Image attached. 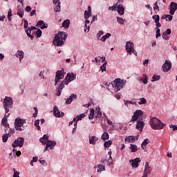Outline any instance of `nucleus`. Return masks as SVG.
I'll return each instance as SVG.
<instances>
[{
	"label": "nucleus",
	"instance_id": "obj_24",
	"mask_svg": "<svg viewBox=\"0 0 177 177\" xmlns=\"http://www.w3.org/2000/svg\"><path fill=\"white\" fill-rule=\"evenodd\" d=\"M99 140V138L96 137L95 136H93L91 137H89L88 142L90 145H96V142Z\"/></svg>",
	"mask_w": 177,
	"mask_h": 177
},
{
	"label": "nucleus",
	"instance_id": "obj_45",
	"mask_svg": "<svg viewBox=\"0 0 177 177\" xmlns=\"http://www.w3.org/2000/svg\"><path fill=\"white\" fill-rule=\"evenodd\" d=\"M111 145H113V142H111V140L105 141L104 143V146L106 149H107V147H110Z\"/></svg>",
	"mask_w": 177,
	"mask_h": 177
},
{
	"label": "nucleus",
	"instance_id": "obj_59",
	"mask_svg": "<svg viewBox=\"0 0 177 177\" xmlns=\"http://www.w3.org/2000/svg\"><path fill=\"white\" fill-rule=\"evenodd\" d=\"M143 66L145 67H147V66H149V59H147L143 62Z\"/></svg>",
	"mask_w": 177,
	"mask_h": 177
},
{
	"label": "nucleus",
	"instance_id": "obj_12",
	"mask_svg": "<svg viewBox=\"0 0 177 177\" xmlns=\"http://www.w3.org/2000/svg\"><path fill=\"white\" fill-rule=\"evenodd\" d=\"M151 170L152 169L150 165H149V162H145L142 177H148V176L151 173Z\"/></svg>",
	"mask_w": 177,
	"mask_h": 177
},
{
	"label": "nucleus",
	"instance_id": "obj_55",
	"mask_svg": "<svg viewBox=\"0 0 177 177\" xmlns=\"http://www.w3.org/2000/svg\"><path fill=\"white\" fill-rule=\"evenodd\" d=\"M95 62H96L97 64H100V62H102V57H95Z\"/></svg>",
	"mask_w": 177,
	"mask_h": 177
},
{
	"label": "nucleus",
	"instance_id": "obj_9",
	"mask_svg": "<svg viewBox=\"0 0 177 177\" xmlns=\"http://www.w3.org/2000/svg\"><path fill=\"white\" fill-rule=\"evenodd\" d=\"M64 78V70L57 71L55 73V85H57Z\"/></svg>",
	"mask_w": 177,
	"mask_h": 177
},
{
	"label": "nucleus",
	"instance_id": "obj_1",
	"mask_svg": "<svg viewBox=\"0 0 177 177\" xmlns=\"http://www.w3.org/2000/svg\"><path fill=\"white\" fill-rule=\"evenodd\" d=\"M143 114L144 113L142 111V110H136L133 115L131 117V122H136L137 124L136 126V129L140 131V132H142L143 131V128H145V122L142 120H140L141 118H143Z\"/></svg>",
	"mask_w": 177,
	"mask_h": 177
},
{
	"label": "nucleus",
	"instance_id": "obj_44",
	"mask_svg": "<svg viewBox=\"0 0 177 177\" xmlns=\"http://www.w3.org/2000/svg\"><path fill=\"white\" fill-rule=\"evenodd\" d=\"M35 127H36L37 131H41V126L39 125V120H36L34 124Z\"/></svg>",
	"mask_w": 177,
	"mask_h": 177
},
{
	"label": "nucleus",
	"instance_id": "obj_39",
	"mask_svg": "<svg viewBox=\"0 0 177 177\" xmlns=\"http://www.w3.org/2000/svg\"><path fill=\"white\" fill-rule=\"evenodd\" d=\"M93 117H95V110L93 109H91L90 110V113L88 115L89 120H93Z\"/></svg>",
	"mask_w": 177,
	"mask_h": 177
},
{
	"label": "nucleus",
	"instance_id": "obj_16",
	"mask_svg": "<svg viewBox=\"0 0 177 177\" xmlns=\"http://www.w3.org/2000/svg\"><path fill=\"white\" fill-rule=\"evenodd\" d=\"M169 13L171 15V16H174L175 15V12L177 10V3L175 2H171L169 7Z\"/></svg>",
	"mask_w": 177,
	"mask_h": 177
},
{
	"label": "nucleus",
	"instance_id": "obj_25",
	"mask_svg": "<svg viewBox=\"0 0 177 177\" xmlns=\"http://www.w3.org/2000/svg\"><path fill=\"white\" fill-rule=\"evenodd\" d=\"M39 142L42 143V145H47L49 142V136L45 134L41 138H40Z\"/></svg>",
	"mask_w": 177,
	"mask_h": 177
},
{
	"label": "nucleus",
	"instance_id": "obj_64",
	"mask_svg": "<svg viewBox=\"0 0 177 177\" xmlns=\"http://www.w3.org/2000/svg\"><path fill=\"white\" fill-rule=\"evenodd\" d=\"M45 28H48V24H44L41 26V30H44Z\"/></svg>",
	"mask_w": 177,
	"mask_h": 177
},
{
	"label": "nucleus",
	"instance_id": "obj_17",
	"mask_svg": "<svg viewBox=\"0 0 177 177\" xmlns=\"http://www.w3.org/2000/svg\"><path fill=\"white\" fill-rule=\"evenodd\" d=\"M100 162L102 164H104L110 167V165L113 164V157L110 156L109 159H106V158H102L100 160Z\"/></svg>",
	"mask_w": 177,
	"mask_h": 177
},
{
	"label": "nucleus",
	"instance_id": "obj_46",
	"mask_svg": "<svg viewBox=\"0 0 177 177\" xmlns=\"http://www.w3.org/2000/svg\"><path fill=\"white\" fill-rule=\"evenodd\" d=\"M153 10H155L156 13H157V12H160V7H158V3L157 1L153 4Z\"/></svg>",
	"mask_w": 177,
	"mask_h": 177
},
{
	"label": "nucleus",
	"instance_id": "obj_60",
	"mask_svg": "<svg viewBox=\"0 0 177 177\" xmlns=\"http://www.w3.org/2000/svg\"><path fill=\"white\" fill-rule=\"evenodd\" d=\"M44 21H42V20H40V21H39L38 22H37V26H39V27H41V26H43L44 24Z\"/></svg>",
	"mask_w": 177,
	"mask_h": 177
},
{
	"label": "nucleus",
	"instance_id": "obj_37",
	"mask_svg": "<svg viewBox=\"0 0 177 177\" xmlns=\"http://www.w3.org/2000/svg\"><path fill=\"white\" fill-rule=\"evenodd\" d=\"M92 17V12H89L87 10L84 11V19L85 20H88L89 17Z\"/></svg>",
	"mask_w": 177,
	"mask_h": 177
},
{
	"label": "nucleus",
	"instance_id": "obj_57",
	"mask_svg": "<svg viewBox=\"0 0 177 177\" xmlns=\"http://www.w3.org/2000/svg\"><path fill=\"white\" fill-rule=\"evenodd\" d=\"M104 32L102 30H100L97 34V38L99 39L102 35H103Z\"/></svg>",
	"mask_w": 177,
	"mask_h": 177
},
{
	"label": "nucleus",
	"instance_id": "obj_22",
	"mask_svg": "<svg viewBox=\"0 0 177 177\" xmlns=\"http://www.w3.org/2000/svg\"><path fill=\"white\" fill-rule=\"evenodd\" d=\"M75 99H77V95L74 93L71 94L70 97L66 100V104H71L73 100H75Z\"/></svg>",
	"mask_w": 177,
	"mask_h": 177
},
{
	"label": "nucleus",
	"instance_id": "obj_30",
	"mask_svg": "<svg viewBox=\"0 0 177 177\" xmlns=\"http://www.w3.org/2000/svg\"><path fill=\"white\" fill-rule=\"evenodd\" d=\"M97 168V172H99L100 174L103 172V171H106V166H104V165H98Z\"/></svg>",
	"mask_w": 177,
	"mask_h": 177
},
{
	"label": "nucleus",
	"instance_id": "obj_47",
	"mask_svg": "<svg viewBox=\"0 0 177 177\" xmlns=\"http://www.w3.org/2000/svg\"><path fill=\"white\" fill-rule=\"evenodd\" d=\"M60 10H61L60 2H58L57 5H56L54 8V11L60 12Z\"/></svg>",
	"mask_w": 177,
	"mask_h": 177
},
{
	"label": "nucleus",
	"instance_id": "obj_54",
	"mask_svg": "<svg viewBox=\"0 0 177 177\" xmlns=\"http://www.w3.org/2000/svg\"><path fill=\"white\" fill-rule=\"evenodd\" d=\"M109 10H117V3L115 5H113V6H109L108 8Z\"/></svg>",
	"mask_w": 177,
	"mask_h": 177
},
{
	"label": "nucleus",
	"instance_id": "obj_56",
	"mask_svg": "<svg viewBox=\"0 0 177 177\" xmlns=\"http://www.w3.org/2000/svg\"><path fill=\"white\" fill-rule=\"evenodd\" d=\"M9 131L7 133H9V136H11V135H13L15 133V129H10L8 127Z\"/></svg>",
	"mask_w": 177,
	"mask_h": 177
},
{
	"label": "nucleus",
	"instance_id": "obj_28",
	"mask_svg": "<svg viewBox=\"0 0 177 177\" xmlns=\"http://www.w3.org/2000/svg\"><path fill=\"white\" fill-rule=\"evenodd\" d=\"M149 143H150V140H149L147 138H146L145 140H144V141L142 142V145H141V147L143 150H145L146 151V147L147 146V145H149Z\"/></svg>",
	"mask_w": 177,
	"mask_h": 177
},
{
	"label": "nucleus",
	"instance_id": "obj_38",
	"mask_svg": "<svg viewBox=\"0 0 177 177\" xmlns=\"http://www.w3.org/2000/svg\"><path fill=\"white\" fill-rule=\"evenodd\" d=\"M84 117H85V113H81L78 115H77L75 118H76V123L78 122V121H81V120H82V118H84Z\"/></svg>",
	"mask_w": 177,
	"mask_h": 177
},
{
	"label": "nucleus",
	"instance_id": "obj_5",
	"mask_svg": "<svg viewBox=\"0 0 177 177\" xmlns=\"http://www.w3.org/2000/svg\"><path fill=\"white\" fill-rule=\"evenodd\" d=\"M127 84V80L116 79L112 82V86L114 88L115 92L121 91Z\"/></svg>",
	"mask_w": 177,
	"mask_h": 177
},
{
	"label": "nucleus",
	"instance_id": "obj_36",
	"mask_svg": "<svg viewBox=\"0 0 177 177\" xmlns=\"http://www.w3.org/2000/svg\"><path fill=\"white\" fill-rule=\"evenodd\" d=\"M62 27H64V28H68V27H70V20H65L62 24Z\"/></svg>",
	"mask_w": 177,
	"mask_h": 177
},
{
	"label": "nucleus",
	"instance_id": "obj_32",
	"mask_svg": "<svg viewBox=\"0 0 177 177\" xmlns=\"http://www.w3.org/2000/svg\"><path fill=\"white\" fill-rule=\"evenodd\" d=\"M111 37V34L110 33H106L105 35L102 36L101 38H100V41L102 42H106V39L110 38Z\"/></svg>",
	"mask_w": 177,
	"mask_h": 177
},
{
	"label": "nucleus",
	"instance_id": "obj_13",
	"mask_svg": "<svg viewBox=\"0 0 177 177\" xmlns=\"http://www.w3.org/2000/svg\"><path fill=\"white\" fill-rule=\"evenodd\" d=\"M129 162L133 168V169H136L139 167V162H140V158H136L133 160H130Z\"/></svg>",
	"mask_w": 177,
	"mask_h": 177
},
{
	"label": "nucleus",
	"instance_id": "obj_49",
	"mask_svg": "<svg viewBox=\"0 0 177 177\" xmlns=\"http://www.w3.org/2000/svg\"><path fill=\"white\" fill-rule=\"evenodd\" d=\"M17 15L19 16V17H23V16H24V11L23 9L18 10Z\"/></svg>",
	"mask_w": 177,
	"mask_h": 177
},
{
	"label": "nucleus",
	"instance_id": "obj_40",
	"mask_svg": "<svg viewBox=\"0 0 177 177\" xmlns=\"http://www.w3.org/2000/svg\"><path fill=\"white\" fill-rule=\"evenodd\" d=\"M161 76L157 75H153L152 77L151 82H156V81H159L160 80Z\"/></svg>",
	"mask_w": 177,
	"mask_h": 177
},
{
	"label": "nucleus",
	"instance_id": "obj_62",
	"mask_svg": "<svg viewBox=\"0 0 177 177\" xmlns=\"http://www.w3.org/2000/svg\"><path fill=\"white\" fill-rule=\"evenodd\" d=\"M24 28H28V21L24 20Z\"/></svg>",
	"mask_w": 177,
	"mask_h": 177
},
{
	"label": "nucleus",
	"instance_id": "obj_42",
	"mask_svg": "<svg viewBox=\"0 0 177 177\" xmlns=\"http://www.w3.org/2000/svg\"><path fill=\"white\" fill-rule=\"evenodd\" d=\"M116 19H117V21H118V24H121L122 26V25H124V23H125V19H124L123 18L117 17Z\"/></svg>",
	"mask_w": 177,
	"mask_h": 177
},
{
	"label": "nucleus",
	"instance_id": "obj_33",
	"mask_svg": "<svg viewBox=\"0 0 177 177\" xmlns=\"http://www.w3.org/2000/svg\"><path fill=\"white\" fill-rule=\"evenodd\" d=\"M129 149L131 153H135L138 151V146H136V145L131 144Z\"/></svg>",
	"mask_w": 177,
	"mask_h": 177
},
{
	"label": "nucleus",
	"instance_id": "obj_3",
	"mask_svg": "<svg viewBox=\"0 0 177 177\" xmlns=\"http://www.w3.org/2000/svg\"><path fill=\"white\" fill-rule=\"evenodd\" d=\"M68 35L66 32H59L55 37V39L53 43L55 46H63L66 39H67Z\"/></svg>",
	"mask_w": 177,
	"mask_h": 177
},
{
	"label": "nucleus",
	"instance_id": "obj_29",
	"mask_svg": "<svg viewBox=\"0 0 177 177\" xmlns=\"http://www.w3.org/2000/svg\"><path fill=\"white\" fill-rule=\"evenodd\" d=\"M97 111L94 113L95 115V118H102V111H100V107L96 108Z\"/></svg>",
	"mask_w": 177,
	"mask_h": 177
},
{
	"label": "nucleus",
	"instance_id": "obj_18",
	"mask_svg": "<svg viewBox=\"0 0 177 177\" xmlns=\"http://www.w3.org/2000/svg\"><path fill=\"white\" fill-rule=\"evenodd\" d=\"M53 115H55V117L59 118L60 117L64 116V113L60 112L59 111V108L57 106H55L53 109Z\"/></svg>",
	"mask_w": 177,
	"mask_h": 177
},
{
	"label": "nucleus",
	"instance_id": "obj_4",
	"mask_svg": "<svg viewBox=\"0 0 177 177\" xmlns=\"http://www.w3.org/2000/svg\"><path fill=\"white\" fill-rule=\"evenodd\" d=\"M149 124L152 129L158 131L164 129V127H165V124L162 123V122L157 118H151L149 121Z\"/></svg>",
	"mask_w": 177,
	"mask_h": 177
},
{
	"label": "nucleus",
	"instance_id": "obj_53",
	"mask_svg": "<svg viewBox=\"0 0 177 177\" xmlns=\"http://www.w3.org/2000/svg\"><path fill=\"white\" fill-rule=\"evenodd\" d=\"M156 38H158V37H161V33L159 28H156Z\"/></svg>",
	"mask_w": 177,
	"mask_h": 177
},
{
	"label": "nucleus",
	"instance_id": "obj_43",
	"mask_svg": "<svg viewBox=\"0 0 177 177\" xmlns=\"http://www.w3.org/2000/svg\"><path fill=\"white\" fill-rule=\"evenodd\" d=\"M138 103L140 105H141V104H146V103H147V100H146V98L142 97V98L139 99V102Z\"/></svg>",
	"mask_w": 177,
	"mask_h": 177
},
{
	"label": "nucleus",
	"instance_id": "obj_20",
	"mask_svg": "<svg viewBox=\"0 0 177 177\" xmlns=\"http://www.w3.org/2000/svg\"><path fill=\"white\" fill-rule=\"evenodd\" d=\"M102 65L100 68V71L104 73L106 71V66H107V61H106V57H102Z\"/></svg>",
	"mask_w": 177,
	"mask_h": 177
},
{
	"label": "nucleus",
	"instance_id": "obj_52",
	"mask_svg": "<svg viewBox=\"0 0 177 177\" xmlns=\"http://www.w3.org/2000/svg\"><path fill=\"white\" fill-rule=\"evenodd\" d=\"M37 38H40V37H41L42 35V30H41V29H38L37 31L35 32Z\"/></svg>",
	"mask_w": 177,
	"mask_h": 177
},
{
	"label": "nucleus",
	"instance_id": "obj_6",
	"mask_svg": "<svg viewBox=\"0 0 177 177\" xmlns=\"http://www.w3.org/2000/svg\"><path fill=\"white\" fill-rule=\"evenodd\" d=\"M3 106L6 113H9L10 109H13V99L11 97L6 96L3 99Z\"/></svg>",
	"mask_w": 177,
	"mask_h": 177
},
{
	"label": "nucleus",
	"instance_id": "obj_19",
	"mask_svg": "<svg viewBox=\"0 0 177 177\" xmlns=\"http://www.w3.org/2000/svg\"><path fill=\"white\" fill-rule=\"evenodd\" d=\"M139 139V136H129L128 137H126L125 142H128L129 143H133L134 142H136Z\"/></svg>",
	"mask_w": 177,
	"mask_h": 177
},
{
	"label": "nucleus",
	"instance_id": "obj_7",
	"mask_svg": "<svg viewBox=\"0 0 177 177\" xmlns=\"http://www.w3.org/2000/svg\"><path fill=\"white\" fill-rule=\"evenodd\" d=\"M26 119H21L20 118H17L15 119V128L16 131H19V132H21L22 131H24V124H26Z\"/></svg>",
	"mask_w": 177,
	"mask_h": 177
},
{
	"label": "nucleus",
	"instance_id": "obj_27",
	"mask_svg": "<svg viewBox=\"0 0 177 177\" xmlns=\"http://www.w3.org/2000/svg\"><path fill=\"white\" fill-rule=\"evenodd\" d=\"M46 145L47 147H49L50 150H53L55 146H56V141L48 140Z\"/></svg>",
	"mask_w": 177,
	"mask_h": 177
},
{
	"label": "nucleus",
	"instance_id": "obj_41",
	"mask_svg": "<svg viewBox=\"0 0 177 177\" xmlns=\"http://www.w3.org/2000/svg\"><path fill=\"white\" fill-rule=\"evenodd\" d=\"M9 136H10L8 133H6V134H4L2 136V140H3V143H6V142H8V139L9 138Z\"/></svg>",
	"mask_w": 177,
	"mask_h": 177
},
{
	"label": "nucleus",
	"instance_id": "obj_63",
	"mask_svg": "<svg viewBox=\"0 0 177 177\" xmlns=\"http://www.w3.org/2000/svg\"><path fill=\"white\" fill-rule=\"evenodd\" d=\"M20 172L19 171H15L14 172V175H13V177H20Z\"/></svg>",
	"mask_w": 177,
	"mask_h": 177
},
{
	"label": "nucleus",
	"instance_id": "obj_15",
	"mask_svg": "<svg viewBox=\"0 0 177 177\" xmlns=\"http://www.w3.org/2000/svg\"><path fill=\"white\" fill-rule=\"evenodd\" d=\"M9 115H10V114H8L7 116L5 115L1 120L3 127L6 128L5 132H8V131H9V123H8V117H9Z\"/></svg>",
	"mask_w": 177,
	"mask_h": 177
},
{
	"label": "nucleus",
	"instance_id": "obj_11",
	"mask_svg": "<svg viewBox=\"0 0 177 177\" xmlns=\"http://www.w3.org/2000/svg\"><path fill=\"white\" fill-rule=\"evenodd\" d=\"M171 68H172V63L169 60H165V63L162 66V71H164V73H168Z\"/></svg>",
	"mask_w": 177,
	"mask_h": 177
},
{
	"label": "nucleus",
	"instance_id": "obj_35",
	"mask_svg": "<svg viewBox=\"0 0 177 177\" xmlns=\"http://www.w3.org/2000/svg\"><path fill=\"white\" fill-rule=\"evenodd\" d=\"M109 138H110V136H109V133L104 132L102 135L101 139L102 140H109Z\"/></svg>",
	"mask_w": 177,
	"mask_h": 177
},
{
	"label": "nucleus",
	"instance_id": "obj_8",
	"mask_svg": "<svg viewBox=\"0 0 177 177\" xmlns=\"http://www.w3.org/2000/svg\"><path fill=\"white\" fill-rule=\"evenodd\" d=\"M126 52L129 53V55H135V56H138V52L135 50V44L132 41H129L126 42L125 45Z\"/></svg>",
	"mask_w": 177,
	"mask_h": 177
},
{
	"label": "nucleus",
	"instance_id": "obj_58",
	"mask_svg": "<svg viewBox=\"0 0 177 177\" xmlns=\"http://www.w3.org/2000/svg\"><path fill=\"white\" fill-rule=\"evenodd\" d=\"M76 129H77V122H75L73 124V128L72 133H75Z\"/></svg>",
	"mask_w": 177,
	"mask_h": 177
},
{
	"label": "nucleus",
	"instance_id": "obj_48",
	"mask_svg": "<svg viewBox=\"0 0 177 177\" xmlns=\"http://www.w3.org/2000/svg\"><path fill=\"white\" fill-rule=\"evenodd\" d=\"M152 19L154 20L155 23L160 21V15H153Z\"/></svg>",
	"mask_w": 177,
	"mask_h": 177
},
{
	"label": "nucleus",
	"instance_id": "obj_23",
	"mask_svg": "<svg viewBox=\"0 0 177 177\" xmlns=\"http://www.w3.org/2000/svg\"><path fill=\"white\" fill-rule=\"evenodd\" d=\"M16 57L19 59L20 63H21V60L24 58V52L23 50H18L15 54Z\"/></svg>",
	"mask_w": 177,
	"mask_h": 177
},
{
	"label": "nucleus",
	"instance_id": "obj_61",
	"mask_svg": "<svg viewBox=\"0 0 177 177\" xmlns=\"http://www.w3.org/2000/svg\"><path fill=\"white\" fill-rule=\"evenodd\" d=\"M39 162L42 165H45V164H46V161H45V160H44V158H41L40 159H39Z\"/></svg>",
	"mask_w": 177,
	"mask_h": 177
},
{
	"label": "nucleus",
	"instance_id": "obj_10",
	"mask_svg": "<svg viewBox=\"0 0 177 177\" xmlns=\"http://www.w3.org/2000/svg\"><path fill=\"white\" fill-rule=\"evenodd\" d=\"M24 145V139L23 138H18L12 142V146L14 149L16 147H21Z\"/></svg>",
	"mask_w": 177,
	"mask_h": 177
},
{
	"label": "nucleus",
	"instance_id": "obj_34",
	"mask_svg": "<svg viewBox=\"0 0 177 177\" xmlns=\"http://www.w3.org/2000/svg\"><path fill=\"white\" fill-rule=\"evenodd\" d=\"M142 75L144 77L141 78V81L143 82V84H145V85H146L147 82H149V77L147 75H146V74H143Z\"/></svg>",
	"mask_w": 177,
	"mask_h": 177
},
{
	"label": "nucleus",
	"instance_id": "obj_50",
	"mask_svg": "<svg viewBox=\"0 0 177 177\" xmlns=\"http://www.w3.org/2000/svg\"><path fill=\"white\" fill-rule=\"evenodd\" d=\"M44 73H45V71H41L39 74V77H40V78H41L42 80H46V77H45Z\"/></svg>",
	"mask_w": 177,
	"mask_h": 177
},
{
	"label": "nucleus",
	"instance_id": "obj_26",
	"mask_svg": "<svg viewBox=\"0 0 177 177\" xmlns=\"http://www.w3.org/2000/svg\"><path fill=\"white\" fill-rule=\"evenodd\" d=\"M91 24H92V22L91 21L86 19L85 24H84V32H89V28L91 27Z\"/></svg>",
	"mask_w": 177,
	"mask_h": 177
},
{
	"label": "nucleus",
	"instance_id": "obj_21",
	"mask_svg": "<svg viewBox=\"0 0 177 177\" xmlns=\"http://www.w3.org/2000/svg\"><path fill=\"white\" fill-rule=\"evenodd\" d=\"M32 30H37V27L31 26L25 30L28 37H29L30 39H34V35H31V32L32 31Z\"/></svg>",
	"mask_w": 177,
	"mask_h": 177
},
{
	"label": "nucleus",
	"instance_id": "obj_51",
	"mask_svg": "<svg viewBox=\"0 0 177 177\" xmlns=\"http://www.w3.org/2000/svg\"><path fill=\"white\" fill-rule=\"evenodd\" d=\"M167 35V32H164L162 35V38H163V39H165V41H168L169 39V37Z\"/></svg>",
	"mask_w": 177,
	"mask_h": 177
},
{
	"label": "nucleus",
	"instance_id": "obj_14",
	"mask_svg": "<svg viewBox=\"0 0 177 177\" xmlns=\"http://www.w3.org/2000/svg\"><path fill=\"white\" fill-rule=\"evenodd\" d=\"M116 10L120 16H122L125 13V8H124L122 4H119L118 3H116Z\"/></svg>",
	"mask_w": 177,
	"mask_h": 177
},
{
	"label": "nucleus",
	"instance_id": "obj_31",
	"mask_svg": "<svg viewBox=\"0 0 177 177\" xmlns=\"http://www.w3.org/2000/svg\"><path fill=\"white\" fill-rule=\"evenodd\" d=\"M162 19L163 20L165 19L166 21H171L172 19H174V17H172V15H164L162 16Z\"/></svg>",
	"mask_w": 177,
	"mask_h": 177
},
{
	"label": "nucleus",
	"instance_id": "obj_2",
	"mask_svg": "<svg viewBox=\"0 0 177 177\" xmlns=\"http://www.w3.org/2000/svg\"><path fill=\"white\" fill-rule=\"evenodd\" d=\"M74 80H75V74L73 73H68L64 80L57 86L56 96H60V95H62V91H63L64 88V85H68V83L71 82V81H74Z\"/></svg>",
	"mask_w": 177,
	"mask_h": 177
}]
</instances>
